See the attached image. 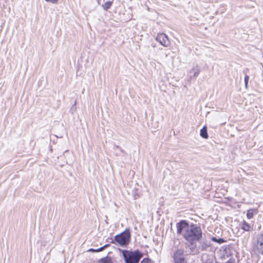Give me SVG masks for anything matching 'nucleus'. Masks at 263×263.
<instances>
[{"instance_id": "f257e3e1", "label": "nucleus", "mask_w": 263, "mask_h": 263, "mask_svg": "<svg viewBox=\"0 0 263 263\" xmlns=\"http://www.w3.org/2000/svg\"><path fill=\"white\" fill-rule=\"evenodd\" d=\"M178 234H182L183 237L190 243L191 249L196 247V242L202 238V232L200 227L196 224L189 226L184 220L177 223Z\"/></svg>"}, {"instance_id": "f03ea898", "label": "nucleus", "mask_w": 263, "mask_h": 263, "mask_svg": "<svg viewBox=\"0 0 263 263\" xmlns=\"http://www.w3.org/2000/svg\"><path fill=\"white\" fill-rule=\"evenodd\" d=\"M122 255L125 263H138L142 257V254L138 250L135 251L123 250Z\"/></svg>"}, {"instance_id": "7ed1b4c3", "label": "nucleus", "mask_w": 263, "mask_h": 263, "mask_svg": "<svg viewBox=\"0 0 263 263\" xmlns=\"http://www.w3.org/2000/svg\"><path fill=\"white\" fill-rule=\"evenodd\" d=\"M130 233L128 229L115 236V240L120 246H126L129 242Z\"/></svg>"}, {"instance_id": "20e7f679", "label": "nucleus", "mask_w": 263, "mask_h": 263, "mask_svg": "<svg viewBox=\"0 0 263 263\" xmlns=\"http://www.w3.org/2000/svg\"><path fill=\"white\" fill-rule=\"evenodd\" d=\"M253 251L257 255H263V232L257 236L254 242Z\"/></svg>"}, {"instance_id": "39448f33", "label": "nucleus", "mask_w": 263, "mask_h": 263, "mask_svg": "<svg viewBox=\"0 0 263 263\" xmlns=\"http://www.w3.org/2000/svg\"><path fill=\"white\" fill-rule=\"evenodd\" d=\"M156 40L161 45L165 47H167L170 45V41L168 40L167 36L163 33H159L156 37Z\"/></svg>"}, {"instance_id": "423d86ee", "label": "nucleus", "mask_w": 263, "mask_h": 263, "mask_svg": "<svg viewBox=\"0 0 263 263\" xmlns=\"http://www.w3.org/2000/svg\"><path fill=\"white\" fill-rule=\"evenodd\" d=\"M183 253V250L181 249H178L175 252L173 255L175 263H186Z\"/></svg>"}, {"instance_id": "0eeeda50", "label": "nucleus", "mask_w": 263, "mask_h": 263, "mask_svg": "<svg viewBox=\"0 0 263 263\" xmlns=\"http://www.w3.org/2000/svg\"><path fill=\"white\" fill-rule=\"evenodd\" d=\"M209 247H210V244L206 240H202L200 241V245L198 246V250L204 251Z\"/></svg>"}, {"instance_id": "6e6552de", "label": "nucleus", "mask_w": 263, "mask_h": 263, "mask_svg": "<svg viewBox=\"0 0 263 263\" xmlns=\"http://www.w3.org/2000/svg\"><path fill=\"white\" fill-rule=\"evenodd\" d=\"M190 73H193V77H197L199 72H200V69L199 68L198 66H196L190 71Z\"/></svg>"}, {"instance_id": "1a4fd4ad", "label": "nucleus", "mask_w": 263, "mask_h": 263, "mask_svg": "<svg viewBox=\"0 0 263 263\" xmlns=\"http://www.w3.org/2000/svg\"><path fill=\"white\" fill-rule=\"evenodd\" d=\"M200 135L202 138H203L204 139H207L208 138V134L207 133V128L205 126H204L200 130Z\"/></svg>"}, {"instance_id": "9d476101", "label": "nucleus", "mask_w": 263, "mask_h": 263, "mask_svg": "<svg viewBox=\"0 0 263 263\" xmlns=\"http://www.w3.org/2000/svg\"><path fill=\"white\" fill-rule=\"evenodd\" d=\"M257 214V210L255 209H250L248 210L247 217L248 219L251 218L254 215Z\"/></svg>"}, {"instance_id": "9b49d317", "label": "nucleus", "mask_w": 263, "mask_h": 263, "mask_svg": "<svg viewBox=\"0 0 263 263\" xmlns=\"http://www.w3.org/2000/svg\"><path fill=\"white\" fill-rule=\"evenodd\" d=\"M112 4V2L111 1H108L105 3L103 5L102 7L104 10H108L110 8Z\"/></svg>"}, {"instance_id": "f8f14e48", "label": "nucleus", "mask_w": 263, "mask_h": 263, "mask_svg": "<svg viewBox=\"0 0 263 263\" xmlns=\"http://www.w3.org/2000/svg\"><path fill=\"white\" fill-rule=\"evenodd\" d=\"M109 246V245H106L100 248H99L98 249H97V250H95V249H90L89 250V251H91V252H100L101 251H102L104 248H106L107 247H108Z\"/></svg>"}, {"instance_id": "ddd939ff", "label": "nucleus", "mask_w": 263, "mask_h": 263, "mask_svg": "<svg viewBox=\"0 0 263 263\" xmlns=\"http://www.w3.org/2000/svg\"><path fill=\"white\" fill-rule=\"evenodd\" d=\"M212 240L213 241L217 242L219 243H221L224 241L222 238H219V239H217L216 237H212Z\"/></svg>"}, {"instance_id": "4468645a", "label": "nucleus", "mask_w": 263, "mask_h": 263, "mask_svg": "<svg viewBox=\"0 0 263 263\" xmlns=\"http://www.w3.org/2000/svg\"><path fill=\"white\" fill-rule=\"evenodd\" d=\"M76 109H77L76 102L75 101L74 104L71 106V107L70 109V111L72 114H73L76 111Z\"/></svg>"}, {"instance_id": "2eb2a0df", "label": "nucleus", "mask_w": 263, "mask_h": 263, "mask_svg": "<svg viewBox=\"0 0 263 263\" xmlns=\"http://www.w3.org/2000/svg\"><path fill=\"white\" fill-rule=\"evenodd\" d=\"M99 263H112L110 260L108 259H102L99 261Z\"/></svg>"}, {"instance_id": "dca6fc26", "label": "nucleus", "mask_w": 263, "mask_h": 263, "mask_svg": "<svg viewBox=\"0 0 263 263\" xmlns=\"http://www.w3.org/2000/svg\"><path fill=\"white\" fill-rule=\"evenodd\" d=\"M140 263H153L152 261L148 258H144Z\"/></svg>"}, {"instance_id": "f3484780", "label": "nucleus", "mask_w": 263, "mask_h": 263, "mask_svg": "<svg viewBox=\"0 0 263 263\" xmlns=\"http://www.w3.org/2000/svg\"><path fill=\"white\" fill-rule=\"evenodd\" d=\"M46 2L51 3L52 4H55L57 3L58 0H45Z\"/></svg>"}, {"instance_id": "a211bd4d", "label": "nucleus", "mask_w": 263, "mask_h": 263, "mask_svg": "<svg viewBox=\"0 0 263 263\" xmlns=\"http://www.w3.org/2000/svg\"><path fill=\"white\" fill-rule=\"evenodd\" d=\"M244 81H245V86L247 87V75H246L244 77Z\"/></svg>"}, {"instance_id": "6ab92c4d", "label": "nucleus", "mask_w": 263, "mask_h": 263, "mask_svg": "<svg viewBox=\"0 0 263 263\" xmlns=\"http://www.w3.org/2000/svg\"><path fill=\"white\" fill-rule=\"evenodd\" d=\"M245 225H246V226H247V224H246L245 223H245H244V224H243L242 228H243V229H244L245 230H246L245 229Z\"/></svg>"}, {"instance_id": "aec40b11", "label": "nucleus", "mask_w": 263, "mask_h": 263, "mask_svg": "<svg viewBox=\"0 0 263 263\" xmlns=\"http://www.w3.org/2000/svg\"><path fill=\"white\" fill-rule=\"evenodd\" d=\"M250 228H251V227L249 226V224H248V229H247L248 231H250Z\"/></svg>"}, {"instance_id": "412c9836", "label": "nucleus", "mask_w": 263, "mask_h": 263, "mask_svg": "<svg viewBox=\"0 0 263 263\" xmlns=\"http://www.w3.org/2000/svg\"><path fill=\"white\" fill-rule=\"evenodd\" d=\"M116 147L117 148H119V149H120L121 151V152H123V151L121 149V148H120V147H119V146H116Z\"/></svg>"}]
</instances>
